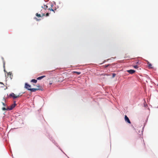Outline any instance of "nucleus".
<instances>
[{
    "instance_id": "nucleus-12",
    "label": "nucleus",
    "mask_w": 158,
    "mask_h": 158,
    "mask_svg": "<svg viewBox=\"0 0 158 158\" xmlns=\"http://www.w3.org/2000/svg\"><path fill=\"white\" fill-rule=\"evenodd\" d=\"M36 15L38 17H40L42 16V15L41 16L40 14H38V13L36 14Z\"/></svg>"
},
{
    "instance_id": "nucleus-7",
    "label": "nucleus",
    "mask_w": 158,
    "mask_h": 158,
    "mask_svg": "<svg viewBox=\"0 0 158 158\" xmlns=\"http://www.w3.org/2000/svg\"><path fill=\"white\" fill-rule=\"evenodd\" d=\"M7 76L8 77H10L11 79L13 77V75L12 74V73L11 72H9L7 73Z\"/></svg>"
},
{
    "instance_id": "nucleus-11",
    "label": "nucleus",
    "mask_w": 158,
    "mask_h": 158,
    "mask_svg": "<svg viewBox=\"0 0 158 158\" xmlns=\"http://www.w3.org/2000/svg\"><path fill=\"white\" fill-rule=\"evenodd\" d=\"M31 82L35 83H36L37 82V80L35 79H33L31 80Z\"/></svg>"
},
{
    "instance_id": "nucleus-6",
    "label": "nucleus",
    "mask_w": 158,
    "mask_h": 158,
    "mask_svg": "<svg viewBox=\"0 0 158 158\" xmlns=\"http://www.w3.org/2000/svg\"><path fill=\"white\" fill-rule=\"evenodd\" d=\"M127 72L130 74H132L135 72V71L133 70L130 69L127 70Z\"/></svg>"
},
{
    "instance_id": "nucleus-4",
    "label": "nucleus",
    "mask_w": 158,
    "mask_h": 158,
    "mask_svg": "<svg viewBox=\"0 0 158 158\" xmlns=\"http://www.w3.org/2000/svg\"><path fill=\"white\" fill-rule=\"evenodd\" d=\"M31 85L28 84L27 83H26L25 85V88L29 90H30L31 88Z\"/></svg>"
},
{
    "instance_id": "nucleus-18",
    "label": "nucleus",
    "mask_w": 158,
    "mask_h": 158,
    "mask_svg": "<svg viewBox=\"0 0 158 158\" xmlns=\"http://www.w3.org/2000/svg\"><path fill=\"white\" fill-rule=\"evenodd\" d=\"M2 103L3 106H6V105L5 104V103H4L3 102H2Z\"/></svg>"
},
{
    "instance_id": "nucleus-14",
    "label": "nucleus",
    "mask_w": 158,
    "mask_h": 158,
    "mask_svg": "<svg viewBox=\"0 0 158 158\" xmlns=\"http://www.w3.org/2000/svg\"><path fill=\"white\" fill-rule=\"evenodd\" d=\"M2 110H9L8 108H6L5 107H2Z\"/></svg>"
},
{
    "instance_id": "nucleus-3",
    "label": "nucleus",
    "mask_w": 158,
    "mask_h": 158,
    "mask_svg": "<svg viewBox=\"0 0 158 158\" xmlns=\"http://www.w3.org/2000/svg\"><path fill=\"white\" fill-rule=\"evenodd\" d=\"M37 87H38V88H31V89H30V90L31 92H35L37 90H40V86L39 85L38 86H37Z\"/></svg>"
},
{
    "instance_id": "nucleus-15",
    "label": "nucleus",
    "mask_w": 158,
    "mask_h": 158,
    "mask_svg": "<svg viewBox=\"0 0 158 158\" xmlns=\"http://www.w3.org/2000/svg\"><path fill=\"white\" fill-rule=\"evenodd\" d=\"M133 67L135 69H137L138 68V66L137 65H134Z\"/></svg>"
},
{
    "instance_id": "nucleus-24",
    "label": "nucleus",
    "mask_w": 158,
    "mask_h": 158,
    "mask_svg": "<svg viewBox=\"0 0 158 158\" xmlns=\"http://www.w3.org/2000/svg\"><path fill=\"white\" fill-rule=\"evenodd\" d=\"M157 86H158V84H157Z\"/></svg>"
},
{
    "instance_id": "nucleus-2",
    "label": "nucleus",
    "mask_w": 158,
    "mask_h": 158,
    "mask_svg": "<svg viewBox=\"0 0 158 158\" xmlns=\"http://www.w3.org/2000/svg\"><path fill=\"white\" fill-rule=\"evenodd\" d=\"M20 94L17 95H16L14 93H12L9 95L8 97L11 98L12 97L14 99L17 98L21 95H20Z\"/></svg>"
},
{
    "instance_id": "nucleus-23",
    "label": "nucleus",
    "mask_w": 158,
    "mask_h": 158,
    "mask_svg": "<svg viewBox=\"0 0 158 158\" xmlns=\"http://www.w3.org/2000/svg\"><path fill=\"white\" fill-rule=\"evenodd\" d=\"M124 58H126V57H124Z\"/></svg>"
},
{
    "instance_id": "nucleus-20",
    "label": "nucleus",
    "mask_w": 158,
    "mask_h": 158,
    "mask_svg": "<svg viewBox=\"0 0 158 158\" xmlns=\"http://www.w3.org/2000/svg\"><path fill=\"white\" fill-rule=\"evenodd\" d=\"M49 14L48 13H47L46 14V16H49Z\"/></svg>"
},
{
    "instance_id": "nucleus-9",
    "label": "nucleus",
    "mask_w": 158,
    "mask_h": 158,
    "mask_svg": "<svg viewBox=\"0 0 158 158\" xmlns=\"http://www.w3.org/2000/svg\"><path fill=\"white\" fill-rule=\"evenodd\" d=\"M147 64L148 65V67L149 68L152 69L153 68V67H152V65L151 63H150L149 62H148Z\"/></svg>"
},
{
    "instance_id": "nucleus-22",
    "label": "nucleus",
    "mask_w": 158,
    "mask_h": 158,
    "mask_svg": "<svg viewBox=\"0 0 158 158\" xmlns=\"http://www.w3.org/2000/svg\"><path fill=\"white\" fill-rule=\"evenodd\" d=\"M49 9L50 10H52V11H54V10H53L52 9Z\"/></svg>"
},
{
    "instance_id": "nucleus-13",
    "label": "nucleus",
    "mask_w": 158,
    "mask_h": 158,
    "mask_svg": "<svg viewBox=\"0 0 158 158\" xmlns=\"http://www.w3.org/2000/svg\"><path fill=\"white\" fill-rule=\"evenodd\" d=\"M4 84L0 82V87H4Z\"/></svg>"
},
{
    "instance_id": "nucleus-19",
    "label": "nucleus",
    "mask_w": 158,
    "mask_h": 158,
    "mask_svg": "<svg viewBox=\"0 0 158 158\" xmlns=\"http://www.w3.org/2000/svg\"><path fill=\"white\" fill-rule=\"evenodd\" d=\"M109 66V64L105 65H104L105 67H107Z\"/></svg>"
},
{
    "instance_id": "nucleus-8",
    "label": "nucleus",
    "mask_w": 158,
    "mask_h": 158,
    "mask_svg": "<svg viewBox=\"0 0 158 158\" xmlns=\"http://www.w3.org/2000/svg\"><path fill=\"white\" fill-rule=\"evenodd\" d=\"M16 104L15 103H14L13 104L11 105V106L10 107V108H9V110H11L13 109L15 106Z\"/></svg>"
},
{
    "instance_id": "nucleus-5",
    "label": "nucleus",
    "mask_w": 158,
    "mask_h": 158,
    "mask_svg": "<svg viewBox=\"0 0 158 158\" xmlns=\"http://www.w3.org/2000/svg\"><path fill=\"white\" fill-rule=\"evenodd\" d=\"M124 119H125V121L126 122H127L129 123L130 124L131 123V122L129 118H128L127 117V115H125V116Z\"/></svg>"
},
{
    "instance_id": "nucleus-17",
    "label": "nucleus",
    "mask_w": 158,
    "mask_h": 158,
    "mask_svg": "<svg viewBox=\"0 0 158 158\" xmlns=\"http://www.w3.org/2000/svg\"><path fill=\"white\" fill-rule=\"evenodd\" d=\"M115 76H116V74L115 73H113V74H112L113 78Z\"/></svg>"
},
{
    "instance_id": "nucleus-1",
    "label": "nucleus",
    "mask_w": 158,
    "mask_h": 158,
    "mask_svg": "<svg viewBox=\"0 0 158 158\" xmlns=\"http://www.w3.org/2000/svg\"><path fill=\"white\" fill-rule=\"evenodd\" d=\"M41 7L42 9H43L41 10L40 13L42 14V16H44L45 15V13H43L44 12V11H43V10H46V9L48 8V6L45 5H44V6H42Z\"/></svg>"
},
{
    "instance_id": "nucleus-10",
    "label": "nucleus",
    "mask_w": 158,
    "mask_h": 158,
    "mask_svg": "<svg viewBox=\"0 0 158 158\" xmlns=\"http://www.w3.org/2000/svg\"><path fill=\"white\" fill-rule=\"evenodd\" d=\"M45 77V76H43L39 77L37 78V79L38 80H41L44 77Z\"/></svg>"
},
{
    "instance_id": "nucleus-21",
    "label": "nucleus",
    "mask_w": 158,
    "mask_h": 158,
    "mask_svg": "<svg viewBox=\"0 0 158 158\" xmlns=\"http://www.w3.org/2000/svg\"><path fill=\"white\" fill-rule=\"evenodd\" d=\"M3 100L5 102H6V100H5V98H3Z\"/></svg>"
},
{
    "instance_id": "nucleus-16",
    "label": "nucleus",
    "mask_w": 158,
    "mask_h": 158,
    "mask_svg": "<svg viewBox=\"0 0 158 158\" xmlns=\"http://www.w3.org/2000/svg\"><path fill=\"white\" fill-rule=\"evenodd\" d=\"M74 72V73H76V74H77L78 75H79V74H80V73H81L79 72Z\"/></svg>"
}]
</instances>
